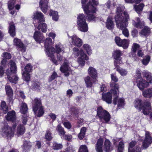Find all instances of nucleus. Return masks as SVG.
I'll list each match as a JSON object with an SVG mask.
<instances>
[{
    "mask_svg": "<svg viewBox=\"0 0 152 152\" xmlns=\"http://www.w3.org/2000/svg\"><path fill=\"white\" fill-rule=\"evenodd\" d=\"M96 11L93 12L92 10L89 11L86 10V16L83 14H79L77 17V24L78 29L80 31L83 32H87L88 30V26L86 22V19L88 21H95L96 17L92 13H95Z\"/></svg>",
    "mask_w": 152,
    "mask_h": 152,
    "instance_id": "f257e3e1",
    "label": "nucleus"
},
{
    "mask_svg": "<svg viewBox=\"0 0 152 152\" xmlns=\"http://www.w3.org/2000/svg\"><path fill=\"white\" fill-rule=\"evenodd\" d=\"M152 143V137L150 135L149 132H145V138L142 142L141 147L137 145L135 141H132L129 144L128 152H140L142 149H146Z\"/></svg>",
    "mask_w": 152,
    "mask_h": 152,
    "instance_id": "f03ea898",
    "label": "nucleus"
},
{
    "mask_svg": "<svg viewBox=\"0 0 152 152\" xmlns=\"http://www.w3.org/2000/svg\"><path fill=\"white\" fill-rule=\"evenodd\" d=\"M124 9V6L119 4L117 8L116 14L115 16L116 25L121 28H122L124 26H126L124 21H128L129 18V15L126 12L124 11L123 14Z\"/></svg>",
    "mask_w": 152,
    "mask_h": 152,
    "instance_id": "7ed1b4c3",
    "label": "nucleus"
},
{
    "mask_svg": "<svg viewBox=\"0 0 152 152\" xmlns=\"http://www.w3.org/2000/svg\"><path fill=\"white\" fill-rule=\"evenodd\" d=\"M134 107L139 111L142 110L143 114L145 115H148L151 111L150 103L148 101L145 102L143 104L140 99H136L134 102Z\"/></svg>",
    "mask_w": 152,
    "mask_h": 152,
    "instance_id": "20e7f679",
    "label": "nucleus"
},
{
    "mask_svg": "<svg viewBox=\"0 0 152 152\" xmlns=\"http://www.w3.org/2000/svg\"><path fill=\"white\" fill-rule=\"evenodd\" d=\"M97 115L100 120H103L106 123L109 121L110 118L109 113L101 106L99 107L97 109Z\"/></svg>",
    "mask_w": 152,
    "mask_h": 152,
    "instance_id": "39448f33",
    "label": "nucleus"
},
{
    "mask_svg": "<svg viewBox=\"0 0 152 152\" xmlns=\"http://www.w3.org/2000/svg\"><path fill=\"white\" fill-rule=\"evenodd\" d=\"M16 123L15 124L11 127L7 124L5 125L2 129V135L8 138L13 137L14 135V131L16 127Z\"/></svg>",
    "mask_w": 152,
    "mask_h": 152,
    "instance_id": "423d86ee",
    "label": "nucleus"
},
{
    "mask_svg": "<svg viewBox=\"0 0 152 152\" xmlns=\"http://www.w3.org/2000/svg\"><path fill=\"white\" fill-rule=\"evenodd\" d=\"M9 64L10 66V69H7L5 73L8 78L9 77H12L15 74L17 71V67L16 63L13 60H11L9 62Z\"/></svg>",
    "mask_w": 152,
    "mask_h": 152,
    "instance_id": "0eeeda50",
    "label": "nucleus"
},
{
    "mask_svg": "<svg viewBox=\"0 0 152 152\" xmlns=\"http://www.w3.org/2000/svg\"><path fill=\"white\" fill-rule=\"evenodd\" d=\"M51 42L52 39L51 38H47L46 39L45 42L46 54L49 57H52L53 56V52L55 50L54 48L50 45V44L51 43Z\"/></svg>",
    "mask_w": 152,
    "mask_h": 152,
    "instance_id": "6e6552de",
    "label": "nucleus"
},
{
    "mask_svg": "<svg viewBox=\"0 0 152 152\" xmlns=\"http://www.w3.org/2000/svg\"><path fill=\"white\" fill-rule=\"evenodd\" d=\"M32 66L30 63L27 64L24 68L25 70L22 73V77L23 80L26 82H28L30 79V77L29 72L32 70Z\"/></svg>",
    "mask_w": 152,
    "mask_h": 152,
    "instance_id": "1a4fd4ad",
    "label": "nucleus"
},
{
    "mask_svg": "<svg viewBox=\"0 0 152 152\" xmlns=\"http://www.w3.org/2000/svg\"><path fill=\"white\" fill-rule=\"evenodd\" d=\"M5 90L7 96V100L9 104H13L14 101L13 91L12 88L9 85H6Z\"/></svg>",
    "mask_w": 152,
    "mask_h": 152,
    "instance_id": "9d476101",
    "label": "nucleus"
},
{
    "mask_svg": "<svg viewBox=\"0 0 152 152\" xmlns=\"http://www.w3.org/2000/svg\"><path fill=\"white\" fill-rule=\"evenodd\" d=\"M69 62L66 60H65L64 63L60 69L61 72L64 73V75L66 77L69 76L70 74L72 73L71 69L69 66Z\"/></svg>",
    "mask_w": 152,
    "mask_h": 152,
    "instance_id": "9b49d317",
    "label": "nucleus"
},
{
    "mask_svg": "<svg viewBox=\"0 0 152 152\" xmlns=\"http://www.w3.org/2000/svg\"><path fill=\"white\" fill-rule=\"evenodd\" d=\"M87 1V0H82L81 1L82 7L85 12H86V10L89 11L92 10V11L93 12H95L96 8L93 5L91 1L89 2L86 5L85 4Z\"/></svg>",
    "mask_w": 152,
    "mask_h": 152,
    "instance_id": "f8f14e48",
    "label": "nucleus"
},
{
    "mask_svg": "<svg viewBox=\"0 0 152 152\" xmlns=\"http://www.w3.org/2000/svg\"><path fill=\"white\" fill-rule=\"evenodd\" d=\"M13 45L15 46L18 50H21L24 52L26 51L25 45L23 43L20 39L16 38L13 40Z\"/></svg>",
    "mask_w": 152,
    "mask_h": 152,
    "instance_id": "ddd939ff",
    "label": "nucleus"
},
{
    "mask_svg": "<svg viewBox=\"0 0 152 152\" xmlns=\"http://www.w3.org/2000/svg\"><path fill=\"white\" fill-rule=\"evenodd\" d=\"M49 0H40L39 1V7L42 11L45 13L47 12L48 8H50L49 4Z\"/></svg>",
    "mask_w": 152,
    "mask_h": 152,
    "instance_id": "4468645a",
    "label": "nucleus"
},
{
    "mask_svg": "<svg viewBox=\"0 0 152 152\" xmlns=\"http://www.w3.org/2000/svg\"><path fill=\"white\" fill-rule=\"evenodd\" d=\"M137 86L141 90H143L144 88L147 87L149 86V82L141 77L139 80H137Z\"/></svg>",
    "mask_w": 152,
    "mask_h": 152,
    "instance_id": "2eb2a0df",
    "label": "nucleus"
},
{
    "mask_svg": "<svg viewBox=\"0 0 152 152\" xmlns=\"http://www.w3.org/2000/svg\"><path fill=\"white\" fill-rule=\"evenodd\" d=\"M89 75L93 79V83H95L97 77V73L96 69L92 66H90L88 70Z\"/></svg>",
    "mask_w": 152,
    "mask_h": 152,
    "instance_id": "dca6fc26",
    "label": "nucleus"
},
{
    "mask_svg": "<svg viewBox=\"0 0 152 152\" xmlns=\"http://www.w3.org/2000/svg\"><path fill=\"white\" fill-rule=\"evenodd\" d=\"M33 19L37 20L39 23H43L45 21L43 14L38 11L33 13Z\"/></svg>",
    "mask_w": 152,
    "mask_h": 152,
    "instance_id": "f3484780",
    "label": "nucleus"
},
{
    "mask_svg": "<svg viewBox=\"0 0 152 152\" xmlns=\"http://www.w3.org/2000/svg\"><path fill=\"white\" fill-rule=\"evenodd\" d=\"M72 44L78 47H80L83 42L82 40L79 38L76 35H74L71 37Z\"/></svg>",
    "mask_w": 152,
    "mask_h": 152,
    "instance_id": "a211bd4d",
    "label": "nucleus"
},
{
    "mask_svg": "<svg viewBox=\"0 0 152 152\" xmlns=\"http://www.w3.org/2000/svg\"><path fill=\"white\" fill-rule=\"evenodd\" d=\"M42 106L41 101L40 99L35 98L33 103V110L34 112H36V111L38 109V108Z\"/></svg>",
    "mask_w": 152,
    "mask_h": 152,
    "instance_id": "6ab92c4d",
    "label": "nucleus"
},
{
    "mask_svg": "<svg viewBox=\"0 0 152 152\" xmlns=\"http://www.w3.org/2000/svg\"><path fill=\"white\" fill-rule=\"evenodd\" d=\"M6 119L9 121L14 122L16 119L15 112L14 110L8 112L7 115L5 116Z\"/></svg>",
    "mask_w": 152,
    "mask_h": 152,
    "instance_id": "aec40b11",
    "label": "nucleus"
},
{
    "mask_svg": "<svg viewBox=\"0 0 152 152\" xmlns=\"http://www.w3.org/2000/svg\"><path fill=\"white\" fill-rule=\"evenodd\" d=\"M112 96L110 92H108L103 94L102 99L108 104H110L112 102Z\"/></svg>",
    "mask_w": 152,
    "mask_h": 152,
    "instance_id": "412c9836",
    "label": "nucleus"
},
{
    "mask_svg": "<svg viewBox=\"0 0 152 152\" xmlns=\"http://www.w3.org/2000/svg\"><path fill=\"white\" fill-rule=\"evenodd\" d=\"M122 55L121 51L120 50H116L114 51L113 56L114 59L115 60L114 61H116L117 64L118 63L121 64V56Z\"/></svg>",
    "mask_w": 152,
    "mask_h": 152,
    "instance_id": "4be33fe9",
    "label": "nucleus"
},
{
    "mask_svg": "<svg viewBox=\"0 0 152 152\" xmlns=\"http://www.w3.org/2000/svg\"><path fill=\"white\" fill-rule=\"evenodd\" d=\"M34 37L35 40L40 43L44 39V37L41 32L39 31H35L34 34Z\"/></svg>",
    "mask_w": 152,
    "mask_h": 152,
    "instance_id": "5701e85b",
    "label": "nucleus"
},
{
    "mask_svg": "<svg viewBox=\"0 0 152 152\" xmlns=\"http://www.w3.org/2000/svg\"><path fill=\"white\" fill-rule=\"evenodd\" d=\"M31 143L29 141H24L21 147L23 152H28L31 147Z\"/></svg>",
    "mask_w": 152,
    "mask_h": 152,
    "instance_id": "b1692460",
    "label": "nucleus"
},
{
    "mask_svg": "<svg viewBox=\"0 0 152 152\" xmlns=\"http://www.w3.org/2000/svg\"><path fill=\"white\" fill-rule=\"evenodd\" d=\"M118 96H117L113 99V103L114 105L117 104L118 101V107H123L124 105V100L123 98L118 99Z\"/></svg>",
    "mask_w": 152,
    "mask_h": 152,
    "instance_id": "393cba45",
    "label": "nucleus"
},
{
    "mask_svg": "<svg viewBox=\"0 0 152 152\" xmlns=\"http://www.w3.org/2000/svg\"><path fill=\"white\" fill-rule=\"evenodd\" d=\"M110 87L111 88H114L111 89L110 91L111 94H114L117 96V91L119 88V85L118 83H115L113 82H110Z\"/></svg>",
    "mask_w": 152,
    "mask_h": 152,
    "instance_id": "a878e982",
    "label": "nucleus"
},
{
    "mask_svg": "<svg viewBox=\"0 0 152 152\" xmlns=\"http://www.w3.org/2000/svg\"><path fill=\"white\" fill-rule=\"evenodd\" d=\"M8 32L12 37H14L15 35V26L13 22L9 23Z\"/></svg>",
    "mask_w": 152,
    "mask_h": 152,
    "instance_id": "bb28decb",
    "label": "nucleus"
},
{
    "mask_svg": "<svg viewBox=\"0 0 152 152\" xmlns=\"http://www.w3.org/2000/svg\"><path fill=\"white\" fill-rule=\"evenodd\" d=\"M106 27L109 30H112L114 28V23L112 18L109 16L107 18L106 23Z\"/></svg>",
    "mask_w": 152,
    "mask_h": 152,
    "instance_id": "cd10ccee",
    "label": "nucleus"
},
{
    "mask_svg": "<svg viewBox=\"0 0 152 152\" xmlns=\"http://www.w3.org/2000/svg\"><path fill=\"white\" fill-rule=\"evenodd\" d=\"M103 140L101 139H98L96 144V148L97 152H103L102 150Z\"/></svg>",
    "mask_w": 152,
    "mask_h": 152,
    "instance_id": "c85d7f7f",
    "label": "nucleus"
},
{
    "mask_svg": "<svg viewBox=\"0 0 152 152\" xmlns=\"http://www.w3.org/2000/svg\"><path fill=\"white\" fill-rule=\"evenodd\" d=\"M84 81L86 86L88 88L91 87L93 83H94L93 82V79L92 80L90 77L89 76H87L84 78Z\"/></svg>",
    "mask_w": 152,
    "mask_h": 152,
    "instance_id": "c756f323",
    "label": "nucleus"
},
{
    "mask_svg": "<svg viewBox=\"0 0 152 152\" xmlns=\"http://www.w3.org/2000/svg\"><path fill=\"white\" fill-rule=\"evenodd\" d=\"M142 95L145 97L150 98L152 96V87L142 91Z\"/></svg>",
    "mask_w": 152,
    "mask_h": 152,
    "instance_id": "7c9ffc66",
    "label": "nucleus"
},
{
    "mask_svg": "<svg viewBox=\"0 0 152 152\" xmlns=\"http://www.w3.org/2000/svg\"><path fill=\"white\" fill-rule=\"evenodd\" d=\"M114 66H115V68L116 70L118 71L121 76H124L126 75L127 74V71L125 69H120L119 66L117 65L116 61H114Z\"/></svg>",
    "mask_w": 152,
    "mask_h": 152,
    "instance_id": "2f4dec72",
    "label": "nucleus"
},
{
    "mask_svg": "<svg viewBox=\"0 0 152 152\" xmlns=\"http://www.w3.org/2000/svg\"><path fill=\"white\" fill-rule=\"evenodd\" d=\"M111 142L108 139L105 140L104 144L103 150L106 152H109L110 150Z\"/></svg>",
    "mask_w": 152,
    "mask_h": 152,
    "instance_id": "473e14b6",
    "label": "nucleus"
},
{
    "mask_svg": "<svg viewBox=\"0 0 152 152\" xmlns=\"http://www.w3.org/2000/svg\"><path fill=\"white\" fill-rule=\"evenodd\" d=\"M1 108L2 111V113L5 114L8 111V107L6 104V102L4 101H2L0 104Z\"/></svg>",
    "mask_w": 152,
    "mask_h": 152,
    "instance_id": "72a5a7b5",
    "label": "nucleus"
},
{
    "mask_svg": "<svg viewBox=\"0 0 152 152\" xmlns=\"http://www.w3.org/2000/svg\"><path fill=\"white\" fill-rule=\"evenodd\" d=\"M56 130L57 131L58 133L61 137H64L65 134V132L64 129L60 124H58L57 126Z\"/></svg>",
    "mask_w": 152,
    "mask_h": 152,
    "instance_id": "f704fd0d",
    "label": "nucleus"
},
{
    "mask_svg": "<svg viewBox=\"0 0 152 152\" xmlns=\"http://www.w3.org/2000/svg\"><path fill=\"white\" fill-rule=\"evenodd\" d=\"M125 23L126 24V26H124V27H122V28H121L120 27H118L117 25L116 26L118 28L122 30L123 34L124 36L128 37L129 36V32L127 29L126 28L128 26V22L127 21H125Z\"/></svg>",
    "mask_w": 152,
    "mask_h": 152,
    "instance_id": "c9c22d12",
    "label": "nucleus"
},
{
    "mask_svg": "<svg viewBox=\"0 0 152 152\" xmlns=\"http://www.w3.org/2000/svg\"><path fill=\"white\" fill-rule=\"evenodd\" d=\"M20 105V112L22 113L26 114L28 110L27 104L25 103L22 102Z\"/></svg>",
    "mask_w": 152,
    "mask_h": 152,
    "instance_id": "e433bc0d",
    "label": "nucleus"
},
{
    "mask_svg": "<svg viewBox=\"0 0 152 152\" xmlns=\"http://www.w3.org/2000/svg\"><path fill=\"white\" fill-rule=\"evenodd\" d=\"M35 115L38 117L42 116L44 114V111L43 106L38 108V109L36 111V112H34Z\"/></svg>",
    "mask_w": 152,
    "mask_h": 152,
    "instance_id": "4c0bfd02",
    "label": "nucleus"
},
{
    "mask_svg": "<svg viewBox=\"0 0 152 152\" xmlns=\"http://www.w3.org/2000/svg\"><path fill=\"white\" fill-rule=\"evenodd\" d=\"M56 49L53 52H55L56 53H60L61 52L64 50V48L62 45L60 43H59L58 45H56L55 46Z\"/></svg>",
    "mask_w": 152,
    "mask_h": 152,
    "instance_id": "58836bf2",
    "label": "nucleus"
},
{
    "mask_svg": "<svg viewBox=\"0 0 152 152\" xmlns=\"http://www.w3.org/2000/svg\"><path fill=\"white\" fill-rule=\"evenodd\" d=\"M142 74L143 76L146 77L147 80L149 81V83H152V77L150 73L145 71L143 72Z\"/></svg>",
    "mask_w": 152,
    "mask_h": 152,
    "instance_id": "ea45409f",
    "label": "nucleus"
},
{
    "mask_svg": "<svg viewBox=\"0 0 152 152\" xmlns=\"http://www.w3.org/2000/svg\"><path fill=\"white\" fill-rule=\"evenodd\" d=\"M86 130L87 128L86 127H83L81 128L80 132L78 136V137L80 140L82 139L85 137Z\"/></svg>",
    "mask_w": 152,
    "mask_h": 152,
    "instance_id": "a19ab883",
    "label": "nucleus"
},
{
    "mask_svg": "<svg viewBox=\"0 0 152 152\" xmlns=\"http://www.w3.org/2000/svg\"><path fill=\"white\" fill-rule=\"evenodd\" d=\"M25 129L24 126L22 124L19 125L18 127L17 133L20 135L23 134L25 132Z\"/></svg>",
    "mask_w": 152,
    "mask_h": 152,
    "instance_id": "79ce46f5",
    "label": "nucleus"
},
{
    "mask_svg": "<svg viewBox=\"0 0 152 152\" xmlns=\"http://www.w3.org/2000/svg\"><path fill=\"white\" fill-rule=\"evenodd\" d=\"M40 23L37 27V29L38 30L41 29L42 32H45L47 29V26L46 24L45 23Z\"/></svg>",
    "mask_w": 152,
    "mask_h": 152,
    "instance_id": "37998d69",
    "label": "nucleus"
},
{
    "mask_svg": "<svg viewBox=\"0 0 152 152\" xmlns=\"http://www.w3.org/2000/svg\"><path fill=\"white\" fill-rule=\"evenodd\" d=\"M150 33V29L147 26H145L142 30L140 32L141 35L146 36L147 35Z\"/></svg>",
    "mask_w": 152,
    "mask_h": 152,
    "instance_id": "c03bdc74",
    "label": "nucleus"
},
{
    "mask_svg": "<svg viewBox=\"0 0 152 152\" xmlns=\"http://www.w3.org/2000/svg\"><path fill=\"white\" fill-rule=\"evenodd\" d=\"M49 15L52 16L53 19L56 21H57L58 19V12L56 11L51 10Z\"/></svg>",
    "mask_w": 152,
    "mask_h": 152,
    "instance_id": "a18cd8bd",
    "label": "nucleus"
},
{
    "mask_svg": "<svg viewBox=\"0 0 152 152\" xmlns=\"http://www.w3.org/2000/svg\"><path fill=\"white\" fill-rule=\"evenodd\" d=\"M45 138L48 141H50L52 140V137L50 130H48L46 131L45 135Z\"/></svg>",
    "mask_w": 152,
    "mask_h": 152,
    "instance_id": "49530a36",
    "label": "nucleus"
},
{
    "mask_svg": "<svg viewBox=\"0 0 152 152\" xmlns=\"http://www.w3.org/2000/svg\"><path fill=\"white\" fill-rule=\"evenodd\" d=\"M129 41L128 39H123L122 40L121 44L122 45L119 46L120 47H122L124 49L127 48L129 46Z\"/></svg>",
    "mask_w": 152,
    "mask_h": 152,
    "instance_id": "de8ad7c7",
    "label": "nucleus"
},
{
    "mask_svg": "<svg viewBox=\"0 0 152 152\" xmlns=\"http://www.w3.org/2000/svg\"><path fill=\"white\" fill-rule=\"evenodd\" d=\"M84 49L86 51L88 54L90 55L92 53V50L90 46L88 44H84L83 46Z\"/></svg>",
    "mask_w": 152,
    "mask_h": 152,
    "instance_id": "09e8293b",
    "label": "nucleus"
},
{
    "mask_svg": "<svg viewBox=\"0 0 152 152\" xmlns=\"http://www.w3.org/2000/svg\"><path fill=\"white\" fill-rule=\"evenodd\" d=\"M15 4V1L14 0H11L8 2V7L10 10H12L14 8Z\"/></svg>",
    "mask_w": 152,
    "mask_h": 152,
    "instance_id": "8fccbe9b",
    "label": "nucleus"
},
{
    "mask_svg": "<svg viewBox=\"0 0 152 152\" xmlns=\"http://www.w3.org/2000/svg\"><path fill=\"white\" fill-rule=\"evenodd\" d=\"M144 6L143 4L141 3L139 5L134 6V7L135 11L138 13V12L142 11Z\"/></svg>",
    "mask_w": 152,
    "mask_h": 152,
    "instance_id": "3c124183",
    "label": "nucleus"
},
{
    "mask_svg": "<svg viewBox=\"0 0 152 152\" xmlns=\"http://www.w3.org/2000/svg\"><path fill=\"white\" fill-rule=\"evenodd\" d=\"M53 148L54 150H58L62 148V145L61 144H58L56 142L53 143Z\"/></svg>",
    "mask_w": 152,
    "mask_h": 152,
    "instance_id": "603ef678",
    "label": "nucleus"
},
{
    "mask_svg": "<svg viewBox=\"0 0 152 152\" xmlns=\"http://www.w3.org/2000/svg\"><path fill=\"white\" fill-rule=\"evenodd\" d=\"M80 57L79 58H81L84 60H87L88 59V58L87 55L84 53L83 50H80Z\"/></svg>",
    "mask_w": 152,
    "mask_h": 152,
    "instance_id": "864d4df0",
    "label": "nucleus"
},
{
    "mask_svg": "<svg viewBox=\"0 0 152 152\" xmlns=\"http://www.w3.org/2000/svg\"><path fill=\"white\" fill-rule=\"evenodd\" d=\"M73 54L75 55V57H78L80 54V50H79V49L77 48H74L73 49Z\"/></svg>",
    "mask_w": 152,
    "mask_h": 152,
    "instance_id": "5fc2aeb1",
    "label": "nucleus"
},
{
    "mask_svg": "<svg viewBox=\"0 0 152 152\" xmlns=\"http://www.w3.org/2000/svg\"><path fill=\"white\" fill-rule=\"evenodd\" d=\"M137 23H135L134 24V26L136 28L139 27L140 28H142L143 27L144 25L141 22L139 18H137Z\"/></svg>",
    "mask_w": 152,
    "mask_h": 152,
    "instance_id": "6e6d98bb",
    "label": "nucleus"
},
{
    "mask_svg": "<svg viewBox=\"0 0 152 152\" xmlns=\"http://www.w3.org/2000/svg\"><path fill=\"white\" fill-rule=\"evenodd\" d=\"M9 81L12 83L16 84L17 83L18 80V77L15 76L13 78L12 77L8 78Z\"/></svg>",
    "mask_w": 152,
    "mask_h": 152,
    "instance_id": "4d7b16f0",
    "label": "nucleus"
},
{
    "mask_svg": "<svg viewBox=\"0 0 152 152\" xmlns=\"http://www.w3.org/2000/svg\"><path fill=\"white\" fill-rule=\"evenodd\" d=\"M78 152H88L86 145H83L80 146Z\"/></svg>",
    "mask_w": 152,
    "mask_h": 152,
    "instance_id": "13d9d810",
    "label": "nucleus"
},
{
    "mask_svg": "<svg viewBox=\"0 0 152 152\" xmlns=\"http://www.w3.org/2000/svg\"><path fill=\"white\" fill-rule=\"evenodd\" d=\"M150 60V57L149 56H146V58H144L142 61V63L143 65H147L149 62Z\"/></svg>",
    "mask_w": 152,
    "mask_h": 152,
    "instance_id": "bf43d9fd",
    "label": "nucleus"
},
{
    "mask_svg": "<svg viewBox=\"0 0 152 152\" xmlns=\"http://www.w3.org/2000/svg\"><path fill=\"white\" fill-rule=\"evenodd\" d=\"M58 76V75L57 73L55 72H53L51 76L48 79V82H51L52 81L54 80L56 77Z\"/></svg>",
    "mask_w": 152,
    "mask_h": 152,
    "instance_id": "052dcab7",
    "label": "nucleus"
},
{
    "mask_svg": "<svg viewBox=\"0 0 152 152\" xmlns=\"http://www.w3.org/2000/svg\"><path fill=\"white\" fill-rule=\"evenodd\" d=\"M123 39H121L119 37H116L115 38V41L116 44L118 46L121 45V42Z\"/></svg>",
    "mask_w": 152,
    "mask_h": 152,
    "instance_id": "680f3d73",
    "label": "nucleus"
},
{
    "mask_svg": "<svg viewBox=\"0 0 152 152\" xmlns=\"http://www.w3.org/2000/svg\"><path fill=\"white\" fill-rule=\"evenodd\" d=\"M141 71L139 69H137L136 70V72L135 77L136 78L137 80H139V79H140L141 77Z\"/></svg>",
    "mask_w": 152,
    "mask_h": 152,
    "instance_id": "e2e57ef3",
    "label": "nucleus"
},
{
    "mask_svg": "<svg viewBox=\"0 0 152 152\" xmlns=\"http://www.w3.org/2000/svg\"><path fill=\"white\" fill-rule=\"evenodd\" d=\"M124 143L122 141H120L119 143L118 148V151H123L124 149Z\"/></svg>",
    "mask_w": 152,
    "mask_h": 152,
    "instance_id": "0e129e2a",
    "label": "nucleus"
},
{
    "mask_svg": "<svg viewBox=\"0 0 152 152\" xmlns=\"http://www.w3.org/2000/svg\"><path fill=\"white\" fill-rule=\"evenodd\" d=\"M139 45L138 44L134 43L133 45L132 46V51L133 52H136L137 50L139 47Z\"/></svg>",
    "mask_w": 152,
    "mask_h": 152,
    "instance_id": "69168bd1",
    "label": "nucleus"
},
{
    "mask_svg": "<svg viewBox=\"0 0 152 152\" xmlns=\"http://www.w3.org/2000/svg\"><path fill=\"white\" fill-rule=\"evenodd\" d=\"M3 54L4 56L3 58L7 60L10 59L11 57V55L9 53L7 52L4 53Z\"/></svg>",
    "mask_w": 152,
    "mask_h": 152,
    "instance_id": "338daca9",
    "label": "nucleus"
},
{
    "mask_svg": "<svg viewBox=\"0 0 152 152\" xmlns=\"http://www.w3.org/2000/svg\"><path fill=\"white\" fill-rule=\"evenodd\" d=\"M71 111L75 115H77L79 113L78 110L76 108L72 107L71 109Z\"/></svg>",
    "mask_w": 152,
    "mask_h": 152,
    "instance_id": "774afa93",
    "label": "nucleus"
}]
</instances>
